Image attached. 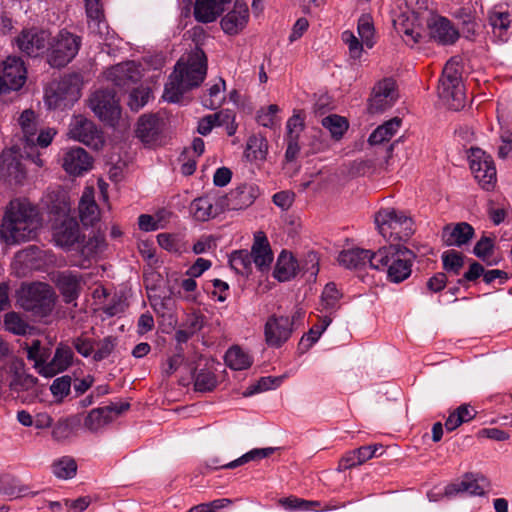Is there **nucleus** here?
Wrapping results in <instances>:
<instances>
[{
    "label": "nucleus",
    "instance_id": "f257e3e1",
    "mask_svg": "<svg viewBox=\"0 0 512 512\" xmlns=\"http://www.w3.org/2000/svg\"><path fill=\"white\" fill-rule=\"evenodd\" d=\"M42 221L38 210L28 200L12 199L0 224V238L7 245H17L36 238Z\"/></svg>",
    "mask_w": 512,
    "mask_h": 512
},
{
    "label": "nucleus",
    "instance_id": "f03ea898",
    "mask_svg": "<svg viewBox=\"0 0 512 512\" xmlns=\"http://www.w3.org/2000/svg\"><path fill=\"white\" fill-rule=\"evenodd\" d=\"M207 73V57L204 51L196 48L181 58L175 65L174 71L165 85L163 97L169 102H179L183 94L198 87Z\"/></svg>",
    "mask_w": 512,
    "mask_h": 512
},
{
    "label": "nucleus",
    "instance_id": "7ed1b4c3",
    "mask_svg": "<svg viewBox=\"0 0 512 512\" xmlns=\"http://www.w3.org/2000/svg\"><path fill=\"white\" fill-rule=\"evenodd\" d=\"M50 202L47 208L50 214L52 238L55 244L64 249L71 248L80 239V228L77 220L70 215V203L65 193L48 195Z\"/></svg>",
    "mask_w": 512,
    "mask_h": 512
},
{
    "label": "nucleus",
    "instance_id": "20e7f679",
    "mask_svg": "<svg viewBox=\"0 0 512 512\" xmlns=\"http://www.w3.org/2000/svg\"><path fill=\"white\" fill-rule=\"evenodd\" d=\"M375 269L387 273V279L392 283H401L412 272L415 254L399 245H389L378 249L373 257Z\"/></svg>",
    "mask_w": 512,
    "mask_h": 512
},
{
    "label": "nucleus",
    "instance_id": "39448f33",
    "mask_svg": "<svg viewBox=\"0 0 512 512\" xmlns=\"http://www.w3.org/2000/svg\"><path fill=\"white\" fill-rule=\"evenodd\" d=\"M56 298V293L49 284L34 282L21 288L18 301L26 311L42 318L52 313Z\"/></svg>",
    "mask_w": 512,
    "mask_h": 512
},
{
    "label": "nucleus",
    "instance_id": "423d86ee",
    "mask_svg": "<svg viewBox=\"0 0 512 512\" xmlns=\"http://www.w3.org/2000/svg\"><path fill=\"white\" fill-rule=\"evenodd\" d=\"M375 223L380 234L388 241H407L414 233L412 219L394 208L379 210Z\"/></svg>",
    "mask_w": 512,
    "mask_h": 512
},
{
    "label": "nucleus",
    "instance_id": "0eeeda50",
    "mask_svg": "<svg viewBox=\"0 0 512 512\" xmlns=\"http://www.w3.org/2000/svg\"><path fill=\"white\" fill-rule=\"evenodd\" d=\"M438 95L449 109L460 110L465 105V94L461 79V68L455 59L449 60L439 80Z\"/></svg>",
    "mask_w": 512,
    "mask_h": 512
},
{
    "label": "nucleus",
    "instance_id": "6e6552de",
    "mask_svg": "<svg viewBox=\"0 0 512 512\" xmlns=\"http://www.w3.org/2000/svg\"><path fill=\"white\" fill-rule=\"evenodd\" d=\"M82 79L78 74H71L53 81L45 90V103L50 109L67 108L81 97Z\"/></svg>",
    "mask_w": 512,
    "mask_h": 512
},
{
    "label": "nucleus",
    "instance_id": "1a4fd4ad",
    "mask_svg": "<svg viewBox=\"0 0 512 512\" xmlns=\"http://www.w3.org/2000/svg\"><path fill=\"white\" fill-rule=\"evenodd\" d=\"M81 46V38L66 30L59 32L56 42L49 55V64L52 67H64L77 55Z\"/></svg>",
    "mask_w": 512,
    "mask_h": 512
},
{
    "label": "nucleus",
    "instance_id": "9d476101",
    "mask_svg": "<svg viewBox=\"0 0 512 512\" xmlns=\"http://www.w3.org/2000/svg\"><path fill=\"white\" fill-rule=\"evenodd\" d=\"M68 135L94 150H99L104 145L102 131L91 120L81 115L74 116L71 120Z\"/></svg>",
    "mask_w": 512,
    "mask_h": 512
},
{
    "label": "nucleus",
    "instance_id": "9b49d317",
    "mask_svg": "<svg viewBox=\"0 0 512 512\" xmlns=\"http://www.w3.org/2000/svg\"><path fill=\"white\" fill-rule=\"evenodd\" d=\"M468 158L470 169L478 183L484 189L492 188L496 182V168L492 157L480 148H471Z\"/></svg>",
    "mask_w": 512,
    "mask_h": 512
},
{
    "label": "nucleus",
    "instance_id": "f8f14e48",
    "mask_svg": "<svg viewBox=\"0 0 512 512\" xmlns=\"http://www.w3.org/2000/svg\"><path fill=\"white\" fill-rule=\"evenodd\" d=\"M89 105L96 116L110 125H114L120 117L119 100L113 90L96 91L90 97Z\"/></svg>",
    "mask_w": 512,
    "mask_h": 512
},
{
    "label": "nucleus",
    "instance_id": "ddd939ff",
    "mask_svg": "<svg viewBox=\"0 0 512 512\" xmlns=\"http://www.w3.org/2000/svg\"><path fill=\"white\" fill-rule=\"evenodd\" d=\"M26 81V68L21 58L8 57L0 66V94L19 90Z\"/></svg>",
    "mask_w": 512,
    "mask_h": 512
},
{
    "label": "nucleus",
    "instance_id": "4468645a",
    "mask_svg": "<svg viewBox=\"0 0 512 512\" xmlns=\"http://www.w3.org/2000/svg\"><path fill=\"white\" fill-rule=\"evenodd\" d=\"M129 407L130 404L127 402H115L107 406L94 408L85 416L83 426L92 433L98 432L127 411Z\"/></svg>",
    "mask_w": 512,
    "mask_h": 512
},
{
    "label": "nucleus",
    "instance_id": "2eb2a0df",
    "mask_svg": "<svg viewBox=\"0 0 512 512\" xmlns=\"http://www.w3.org/2000/svg\"><path fill=\"white\" fill-rule=\"evenodd\" d=\"M293 320L288 316H270L264 326L265 342L269 347H281L293 333Z\"/></svg>",
    "mask_w": 512,
    "mask_h": 512
},
{
    "label": "nucleus",
    "instance_id": "dca6fc26",
    "mask_svg": "<svg viewBox=\"0 0 512 512\" xmlns=\"http://www.w3.org/2000/svg\"><path fill=\"white\" fill-rule=\"evenodd\" d=\"M50 41V34L37 28L24 29L15 38L18 49L28 56H38L43 53Z\"/></svg>",
    "mask_w": 512,
    "mask_h": 512
},
{
    "label": "nucleus",
    "instance_id": "f3484780",
    "mask_svg": "<svg viewBox=\"0 0 512 512\" xmlns=\"http://www.w3.org/2000/svg\"><path fill=\"white\" fill-rule=\"evenodd\" d=\"M398 97L394 80L387 78L378 82L369 99L368 109L371 113H380L391 108Z\"/></svg>",
    "mask_w": 512,
    "mask_h": 512
},
{
    "label": "nucleus",
    "instance_id": "a211bd4d",
    "mask_svg": "<svg viewBox=\"0 0 512 512\" xmlns=\"http://www.w3.org/2000/svg\"><path fill=\"white\" fill-rule=\"evenodd\" d=\"M259 195L260 190L257 185L245 183L221 197L220 202L224 210H242L251 206Z\"/></svg>",
    "mask_w": 512,
    "mask_h": 512
},
{
    "label": "nucleus",
    "instance_id": "6ab92c4d",
    "mask_svg": "<svg viewBox=\"0 0 512 512\" xmlns=\"http://www.w3.org/2000/svg\"><path fill=\"white\" fill-rule=\"evenodd\" d=\"M487 485L488 480L483 475L466 473L461 479L447 485L444 494L448 497L458 494L482 496Z\"/></svg>",
    "mask_w": 512,
    "mask_h": 512
},
{
    "label": "nucleus",
    "instance_id": "aec40b11",
    "mask_svg": "<svg viewBox=\"0 0 512 512\" xmlns=\"http://www.w3.org/2000/svg\"><path fill=\"white\" fill-rule=\"evenodd\" d=\"M92 158L81 147H71L62 150V167L73 176H80L92 168Z\"/></svg>",
    "mask_w": 512,
    "mask_h": 512
},
{
    "label": "nucleus",
    "instance_id": "412c9836",
    "mask_svg": "<svg viewBox=\"0 0 512 512\" xmlns=\"http://www.w3.org/2000/svg\"><path fill=\"white\" fill-rule=\"evenodd\" d=\"M249 20V10L246 3L236 1L232 10L225 14L220 25L223 32L227 35H238L246 27Z\"/></svg>",
    "mask_w": 512,
    "mask_h": 512
},
{
    "label": "nucleus",
    "instance_id": "4be33fe9",
    "mask_svg": "<svg viewBox=\"0 0 512 512\" xmlns=\"http://www.w3.org/2000/svg\"><path fill=\"white\" fill-rule=\"evenodd\" d=\"M24 174L18 149L4 150L0 155V177L8 181L20 182Z\"/></svg>",
    "mask_w": 512,
    "mask_h": 512
},
{
    "label": "nucleus",
    "instance_id": "5701e85b",
    "mask_svg": "<svg viewBox=\"0 0 512 512\" xmlns=\"http://www.w3.org/2000/svg\"><path fill=\"white\" fill-rule=\"evenodd\" d=\"M107 79L118 87H128L140 80L142 74L135 62L117 64L106 72Z\"/></svg>",
    "mask_w": 512,
    "mask_h": 512
},
{
    "label": "nucleus",
    "instance_id": "b1692460",
    "mask_svg": "<svg viewBox=\"0 0 512 512\" xmlns=\"http://www.w3.org/2000/svg\"><path fill=\"white\" fill-rule=\"evenodd\" d=\"M232 0H195L193 15L199 23H212Z\"/></svg>",
    "mask_w": 512,
    "mask_h": 512
},
{
    "label": "nucleus",
    "instance_id": "393cba45",
    "mask_svg": "<svg viewBox=\"0 0 512 512\" xmlns=\"http://www.w3.org/2000/svg\"><path fill=\"white\" fill-rule=\"evenodd\" d=\"M73 360V351L68 346H58L56 348L55 354L50 362L44 363L39 368V374L46 377L51 378L65 371L72 363Z\"/></svg>",
    "mask_w": 512,
    "mask_h": 512
},
{
    "label": "nucleus",
    "instance_id": "a878e982",
    "mask_svg": "<svg viewBox=\"0 0 512 512\" xmlns=\"http://www.w3.org/2000/svg\"><path fill=\"white\" fill-rule=\"evenodd\" d=\"M432 39L442 45H451L459 38V32L445 17H436L428 25Z\"/></svg>",
    "mask_w": 512,
    "mask_h": 512
},
{
    "label": "nucleus",
    "instance_id": "bb28decb",
    "mask_svg": "<svg viewBox=\"0 0 512 512\" xmlns=\"http://www.w3.org/2000/svg\"><path fill=\"white\" fill-rule=\"evenodd\" d=\"M473 236L474 228L466 222L447 225L442 231V240L447 246L461 247L467 244Z\"/></svg>",
    "mask_w": 512,
    "mask_h": 512
},
{
    "label": "nucleus",
    "instance_id": "cd10ccee",
    "mask_svg": "<svg viewBox=\"0 0 512 512\" xmlns=\"http://www.w3.org/2000/svg\"><path fill=\"white\" fill-rule=\"evenodd\" d=\"M375 252L370 250L354 248L342 251L338 256V262L340 265L349 268L357 269L369 265L375 269L374 257Z\"/></svg>",
    "mask_w": 512,
    "mask_h": 512
},
{
    "label": "nucleus",
    "instance_id": "c85d7f7f",
    "mask_svg": "<svg viewBox=\"0 0 512 512\" xmlns=\"http://www.w3.org/2000/svg\"><path fill=\"white\" fill-rule=\"evenodd\" d=\"M250 254L252 262L259 270H265L270 267L273 261V254L270 244L263 232L255 234Z\"/></svg>",
    "mask_w": 512,
    "mask_h": 512
},
{
    "label": "nucleus",
    "instance_id": "c756f323",
    "mask_svg": "<svg viewBox=\"0 0 512 512\" xmlns=\"http://www.w3.org/2000/svg\"><path fill=\"white\" fill-rule=\"evenodd\" d=\"M85 6L90 32L103 38L108 31V26L100 0H85Z\"/></svg>",
    "mask_w": 512,
    "mask_h": 512
},
{
    "label": "nucleus",
    "instance_id": "7c9ffc66",
    "mask_svg": "<svg viewBox=\"0 0 512 512\" xmlns=\"http://www.w3.org/2000/svg\"><path fill=\"white\" fill-rule=\"evenodd\" d=\"M56 285L66 303H72L80 294L81 277L71 271H64L57 275Z\"/></svg>",
    "mask_w": 512,
    "mask_h": 512
},
{
    "label": "nucleus",
    "instance_id": "2f4dec72",
    "mask_svg": "<svg viewBox=\"0 0 512 512\" xmlns=\"http://www.w3.org/2000/svg\"><path fill=\"white\" fill-rule=\"evenodd\" d=\"M189 210L195 220L207 221L216 217L224 208H222L220 199L217 201L216 205H214L208 196H202L191 202Z\"/></svg>",
    "mask_w": 512,
    "mask_h": 512
},
{
    "label": "nucleus",
    "instance_id": "473e14b6",
    "mask_svg": "<svg viewBox=\"0 0 512 512\" xmlns=\"http://www.w3.org/2000/svg\"><path fill=\"white\" fill-rule=\"evenodd\" d=\"M79 216L83 225H93L99 220V207L94 200V189L86 187L79 201Z\"/></svg>",
    "mask_w": 512,
    "mask_h": 512
},
{
    "label": "nucleus",
    "instance_id": "72a5a7b5",
    "mask_svg": "<svg viewBox=\"0 0 512 512\" xmlns=\"http://www.w3.org/2000/svg\"><path fill=\"white\" fill-rule=\"evenodd\" d=\"M381 448V445L375 444L362 446L358 449L349 451L341 458L339 462V468L341 470H347L361 465L367 460L376 456L377 451Z\"/></svg>",
    "mask_w": 512,
    "mask_h": 512
},
{
    "label": "nucleus",
    "instance_id": "f704fd0d",
    "mask_svg": "<svg viewBox=\"0 0 512 512\" xmlns=\"http://www.w3.org/2000/svg\"><path fill=\"white\" fill-rule=\"evenodd\" d=\"M162 130V121L156 115H142L137 124V136L144 143L154 142Z\"/></svg>",
    "mask_w": 512,
    "mask_h": 512
},
{
    "label": "nucleus",
    "instance_id": "c9c22d12",
    "mask_svg": "<svg viewBox=\"0 0 512 512\" xmlns=\"http://www.w3.org/2000/svg\"><path fill=\"white\" fill-rule=\"evenodd\" d=\"M300 265L291 253L282 251L277 259L274 277L281 281H289L299 272Z\"/></svg>",
    "mask_w": 512,
    "mask_h": 512
},
{
    "label": "nucleus",
    "instance_id": "e433bc0d",
    "mask_svg": "<svg viewBox=\"0 0 512 512\" xmlns=\"http://www.w3.org/2000/svg\"><path fill=\"white\" fill-rule=\"evenodd\" d=\"M393 26L407 44L412 45L418 42L420 33L415 26L414 17H410L406 13H401L393 19Z\"/></svg>",
    "mask_w": 512,
    "mask_h": 512
},
{
    "label": "nucleus",
    "instance_id": "4c0bfd02",
    "mask_svg": "<svg viewBox=\"0 0 512 512\" xmlns=\"http://www.w3.org/2000/svg\"><path fill=\"white\" fill-rule=\"evenodd\" d=\"M400 125L401 120L397 117L386 121L371 133L368 139L369 143L371 145H378L390 140L397 133Z\"/></svg>",
    "mask_w": 512,
    "mask_h": 512
},
{
    "label": "nucleus",
    "instance_id": "58836bf2",
    "mask_svg": "<svg viewBox=\"0 0 512 512\" xmlns=\"http://www.w3.org/2000/svg\"><path fill=\"white\" fill-rule=\"evenodd\" d=\"M268 152L267 140L258 135L249 137L245 150V157L249 161H264Z\"/></svg>",
    "mask_w": 512,
    "mask_h": 512
},
{
    "label": "nucleus",
    "instance_id": "ea45409f",
    "mask_svg": "<svg viewBox=\"0 0 512 512\" xmlns=\"http://www.w3.org/2000/svg\"><path fill=\"white\" fill-rule=\"evenodd\" d=\"M225 363L233 370H244L252 365V358L239 346H233L225 354Z\"/></svg>",
    "mask_w": 512,
    "mask_h": 512
},
{
    "label": "nucleus",
    "instance_id": "a19ab883",
    "mask_svg": "<svg viewBox=\"0 0 512 512\" xmlns=\"http://www.w3.org/2000/svg\"><path fill=\"white\" fill-rule=\"evenodd\" d=\"M19 125L22 129L26 141V148L33 150L34 136H36L37 133V121L35 113L32 110L23 111L19 117Z\"/></svg>",
    "mask_w": 512,
    "mask_h": 512
},
{
    "label": "nucleus",
    "instance_id": "79ce46f5",
    "mask_svg": "<svg viewBox=\"0 0 512 512\" xmlns=\"http://www.w3.org/2000/svg\"><path fill=\"white\" fill-rule=\"evenodd\" d=\"M341 293L338 291L334 283H328L325 285L321 295V312H326V315H330L339 308V300Z\"/></svg>",
    "mask_w": 512,
    "mask_h": 512
},
{
    "label": "nucleus",
    "instance_id": "37998d69",
    "mask_svg": "<svg viewBox=\"0 0 512 512\" xmlns=\"http://www.w3.org/2000/svg\"><path fill=\"white\" fill-rule=\"evenodd\" d=\"M37 383L38 379L36 377L24 372H16L10 382V389L18 394L27 391L36 395L38 392Z\"/></svg>",
    "mask_w": 512,
    "mask_h": 512
},
{
    "label": "nucleus",
    "instance_id": "c03bdc74",
    "mask_svg": "<svg viewBox=\"0 0 512 512\" xmlns=\"http://www.w3.org/2000/svg\"><path fill=\"white\" fill-rule=\"evenodd\" d=\"M231 268L238 274L248 276L252 271V258L247 250H237L229 257Z\"/></svg>",
    "mask_w": 512,
    "mask_h": 512
},
{
    "label": "nucleus",
    "instance_id": "a18cd8bd",
    "mask_svg": "<svg viewBox=\"0 0 512 512\" xmlns=\"http://www.w3.org/2000/svg\"><path fill=\"white\" fill-rule=\"evenodd\" d=\"M275 451V448H255L245 453L241 457L237 458L234 461H231L227 464L220 465V468L224 469H233L250 461H258L263 458H267L272 455Z\"/></svg>",
    "mask_w": 512,
    "mask_h": 512
},
{
    "label": "nucleus",
    "instance_id": "49530a36",
    "mask_svg": "<svg viewBox=\"0 0 512 512\" xmlns=\"http://www.w3.org/2000/svg\"><path fill=\"white\" fill-rule=\"evenodd\" d=\"M475 417V411L468 405H460L454 410L445 422V428L448 431H454L462 423L468 422Z\"/></svg>",
    "mask_w": 512,
    "mask_h": 512
},
{
    "label": "nucleus",
    "instance_id": "de8ad7c7",
    "mask_svg": "<svg viewBox=\"0 0 512 512\" xmlns=\"http://www.w3.org/2000/svg\"><path fill=\"white\" fill-rule=\"evenodd\" d=\"M357 31L362 43L367 48H372L375 44V28L371 15L363 14L360 16L358 19Z\"/></svg>",
    "mask_w": 512,
    "mask_h": 512
},
{
    "label": "nucleus",
    "instance_id": "09e8293b",
    "mask_svg": "<svg viewBox=\"0 0 512 512\" xmlns=\"http://www.w3.org/2000/svg\"><path fill=\"white\" fill-rule=\"evenodd\" d=\"M53 474L60 479H71L76 475L77 464L72 457H62L52 465Z\"/></svg>",
    "mask_w": 512,
    "mask_h": 512
},
{
    "label": "nucleus",
    "instance_id": "8fccbe9b",
    "mask_svg": "<svg viewBox=\"0 0 512 512\" xmlns=\"http://www.w3.org/2000/svg\"><path fill=\"white\" fill-rule=\"evenodd\" d=\"M105 247L106 243L104 236L101 234H94L81 246L80 254L84 259L89 260L101 253Z\"/></svg>",
    "mask_w": 512,
    "mask_h": 512
},
{
    "label": "nucleus",
    "instance_id": "3c124183",
    "mask_svg": "<svg viewBox=\"0 0 512 512\" xmlns=\"http://www.w3.org/2000/svg\"><path fill=\"white\" fill-rule=\"evenodd\" d=\"M224 88V80L219 79L218 83L210 87L208 95L203 98V105L211 110L219 108L224 100V95L222 93Z\"/></svg>",
    "mask_w": 512,
    "mask_h": 512
},
{
    "label": "nucleus",
    "instance_id": "603ef678",
    "mask_svg": "<svg viewBox=\"0 0 512 512\" xmlns=\"http://www.w3.org/2000/svg\"><path fill=\"white\" fill-rule=\"evenodd\" d=\"M322 125L336 139H339L348 128L346 119L336 114L323 118Z\"/></svg>",
    "mask_w": 512,
    "mask_h": 512
},
{
    "label": "nucleus",
    "instance_id": "864d4df0",
    "mask_svg": "<svg viewBox=\"0 0 512 512\" xmlns=\"http://www.w3.org/2000/svg\"><path fill=\"white\" fill-rule=\"evenodd\" d=\"M4 327L16 335H25L30 329L26 321L16 312H9L4 316Z\"/></svg>",
    "mask_w": 512,
    "mask_h": 512
},
{
    "label": "nucleus",
    "instance_id": "5fc2aeb1",
    "mask_svg": "<svg viewBox=\"0 0 512 512\" xmlns=\"http://www.w3.org/2000/svg\"><path fill=\"white\" fill-rule=\"evenodd\" d=\"M217 384L216 376L209 370H200L194 380V387L199 392L212 391Z\"/></svg>",
    "mask_w": 512,
    "mask_h": 512
},
{
    "label": "nucleus",
    "instance_id": "6e6d98bb",
    "mask_svg": "<svg viewBox=\"0 0 512 512\" xmlns=\"http://www.w3.org/2000/svg\"><path fill=\"white\" fill-rule=\"evenodd\" d=\"M281 382H282V377H272V376L262 377L259 379V381L256 384L250 386L243 393V395L245 397H247V396H251L255 393L275 389L281 384Z\"/></svg>",
    "mask_w": 512,
    "mask_h": 512
},
{
    "label": "nucleus",
    "instance_id": "4d7b16f0",
    "mask_svg": "<svg viewBox=\"0 0 512 512\" xmlns=\"http://www.w3.org/2000/svg\"><path fill=\"white\" fill-rule=\"evenodd\" d=\"M443 267L446 271L458 274L464 265L463 256L455 250H449L442 254Z\"/></svg>",
    "mask_w": 512,
    "mask_h": 512
},
{
    "label": "nucleus",
    "instance_id": "13d9d810",
    "mask_svg": "<svg viewBox=\"0 0 512 512\" xmlns=\"http://www.w3.org/2000/svg\"><path fill=\"white\" fill-rule=\"evenodd\" d=\"M27 357L34 361V368L39 373V368L44 365L48 354L46 350L41 348L39 340H33L31 345L27 349Z\"/></svg>",
    "mask_w": 512,
    "mask_h": 512
},
{
    "label": "nucleus",
    "instance_id": "bf43d9fd",
    "mask_svg": "<svg viewBox=\"0 0 512 512\" xmlns=\"http://www.w3.org/2000/svg\"><path fill=\"white\" fill-rule=\"evenodd\" d=\"M79 421L80 420L76 418L58 421L52 429V438L58 442L68 439L72 433V422L76 423Z\"/></svg>",
    "mask_w": 512,
    "mask_h": 512
},
{
    "label": "nucleus",
    "instance_id": "052dcab7",
    "mask_svg": "<svg viewBox=\"0 0 512 512\" xmlns=\"http://www.w3.org/2000/svg\"><path fill=\"white\" fill-rule=\"evenodd\" d=\"M158 244L169 252L179 253L182 251L183 244L180 237L169 233H160L157 236Z\"/></svg>",
    "mask_w": 512,
    "mask_h": 512
},
{
    "label": "nucleus",
    "instance_id": "680f3d73",
    "mask_svg": "<svg viewBox=\"0 0 512 512\" xmlns=\"http://www.w3.org/2000/svg\"><path fill=\"white\" fill-rule=\"evenodd\" d=\"M280 504L286 509L309 511L320 506L318 501H308L296 497H288L280 500Z\"/></svg>",
    "mask_w": 512,
    "mask_h": 512
},
{
    "label": "nucleus",
    "instance_id": "e2e57ef3",
    "mask_svg": "<svg viewBox=\"0 0 512 512\" xmlns=\"http://www.w3.org/2000/svg\"><path fill=\"white\" fill-rule=\"evenodd\" d=\"M117 344V338L113 336H107L103 338L97 344V349L93 354V359L95 361H101L107 358L114 350Z\"/></svg>",
    "mask_w": 512,
    "mask_h": 512
},
{
    "label": "nucleus",
    "instance_id": "0e129e2a",
    "mask_svg": "<svg viewBox=\"0 0 512 512\" xmlns=\"http://www.w3.org/2000/svg\"><path fill=\"white\" fill-rule=\"evenodd\" d=\"M150 91L148 88L140 87L133 89L129 95L128 105L134 111L141 109L149 100Z\"/></svg>",
    "mask_w": 512,
    "mask_h": 512
},
{
    "label": "nucleus",
    "instance_id": "69168bd1",
    "mask_svg": "<svg viewBox=\"0 0 512 512\" xmlns=\"http://www.w3.org/2000/svg\"><path fill=\"white\" fill-rule=\"evenodd\" d=\"M342 40L348 46L349 55L352 59H359L363 51V43L349 30L342 33Z\"/></svg>",
    "mask_w": 512,
    "mask_h": 512
},
{
    "label": "nucleus",
    "instance_id": "338daca9",
    "mask_svg": "<svg viewBox=\"0 0 512 512\" xmlns=\"http://www.w3.org/2000/svg\"><path fill=\"white\" fill-rule=\"evenodd\" d=\"M494 250V239L488 236H482L474 246L473 253L476 257L486 261Z\"/></svg>",
    "mask_w": 512,
    "mask_h": 512
},
{
    "label": "nucleus",
    "instance_id": "774afa93",
    "mask_svg": "<svg viewBox=\"0 0 512 512\" xmlns=\"http://www.w3.org/2000/svg\"><path fill=\"white\" fill-rule=\"evenodd\" d=\"M299 271L309 275L310 278H315L319 272V258L315 252H309L299 264Z\"/></svg>",
    "mask_w": 512,
    "mask_h": 512
}]
</instances>
